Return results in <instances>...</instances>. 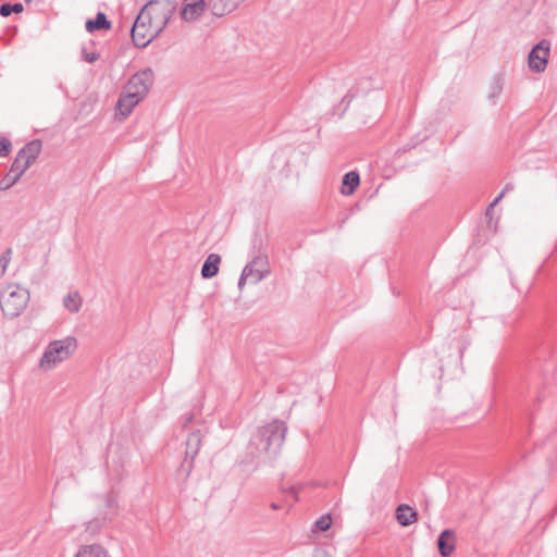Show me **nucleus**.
<instances>
[{"label": "nucleus", "mask_w": 557, "mask_h": 557, "mask_svg": "<svg viewBox=\"0 0 557 557\" xmlns=\"http://www.w3.org/2000/svg\"><path fill=\"white\" fill-rule=\"evenodd\" d=\"M175 10L171 0H152L138 14L132 29V39L137 47L149 45L166 26Z\"/></svg>", "instance_id": "1"}, {"label": "nucleus", "mask_w": 557, "mask_h": 557, "mask_svg": "<svg viewBox=\"0 0 557 557\" xmlns=\"http://www.w3.org/2000/svg\"><path fill=\"white\" fill-rule=\"evenodd\" d=\"M286 431L284 422L278 420L258 428L247 445V458L255 461L275 456L283 446Z\"/></svg>", "instance_id": "2"}, {"label": "nucleus", "mask_w": 557, "mask_h": 557, "mask_svg": "<svg viewBox=\"0 0 557 557\" xmlns=\"http://www.w3.org/2000/svg\"><path fill=\"white\" fill-rule=\"evenodd\" d=\"M29 300V289L17 283H8L0 292V308L9 319L20 317L27 308Z\"/></svg>", "instance_id": "3"}, {"label": "nucleus", "mask_w": 557, "mask_h": 557, "mask_svg": "<svg viewBox=\"0 0 557 557\" xmlns=\"http://www.w3.org/2000/svg\"><path fill=\"white\" fill-rule=\"evenodd\" d=\"M77 349V339L67 336L62 339L50 342L39 359L38 367L44 372L55 369L60 363L66 361Z\"/></svg>", "instance_id": "4"}, {"label": "nucleus", "mask_w": 557, "mask_h": 557, "mask_svg": "<svg viewBox=\"0 0 557 557\" xmlns=\"http://www.w3.org/2000/svg\"><path fill=\"white\" fill-rule=\"evenodd\" d=\"M152 84V72L149 70L141 71L132 76L128 81L123 100L127 102V104H137L143 101L147 94L149 92V88Z\"/></svg>", "instance_id": "5"}, {"label": "nucleus", "mask_w": 557, "mask_h": 557, "mask_svg": "<svg viewBox=\"0 0 557 557\" xmlns=\"http://www.w3.org/2000/svg\"><path fill=\"white\" fill-rule=\"evenodd\" d=\"M270 273L267 256L258 255L247 263L238 280V288L242 290L246 284H258Z\"/></svg>", "instance_id": "6"}, {"label": "nucleus", "mask_w": 557, "mask_h": 557, "mask_svg": "<svg viewBox=\"0 0 557 557\" xmlns=\"http://www.w3.org/2000/svg\"><path fill=\"white\" fill-rule=\"evenodd\" d=\"M549 57V42L541 41L529 54V66L534 72H543L546 69Z\"/></svg>", "instance_id": "7"}, {"label": "nucleus", "mask_w": 557, "mask_h": 557, "mask_svg": "<svg viewBox=\"0 0 557 557\" xmlns=\"http://www.w3.org/2000/svg\"><path fill=\"white\" fill-rule=\"evenodd\" d=\"M41 141L36 139L24 146L16 154L15 161H20L21 166L28 168L36 161L41 151Z\"/></svg>", "instance_id": "8"}, {"label": "nucleus", "mask_w": 557, "mask_h": 557, "mask_svg": "<svg viewBox=\"0 0 557 557\" xmlns=\"http://www.w3.org/2000/svg\"><path fill=\"white\" fill-rule=\"evenodd\" d=\"M20 161H13L8 174L0 181V190H8L15 185L22 175L27 171L21 166Z\"/></svg>", "instance_id": "9"}, {"label": "nucleus", "mask_w": 557, "mask_h": 557, "mask_svg": "<svg viewBox=\"0 0 557 557\" xmlns=\"http://www.w3.org/2000/svg\"><path fill=\"white\" fill-rule=\"evenodd\" d=\"M437 546L443 557L450 556L456 547L455 532L450 529L444 530L438 536Z\"/></svg>", "instance_id": "10"}, {"label": "nucleus", "mask_w": 557, "mask_h": 557, "mask_svg": "<svg viewBox=\"0 0 557 557\" xmlns=\"http://www.w3.org/2000/svg\"><path fill=\"white\" fill-rule=\"evenodd\" d=\"M205 0H184L182 16L185 21H195L205 11Z\"/></svg>", "instance_id": "11"}, {"label": "nucleus", "mask_w": 557, "mask_h": 557, "mask_svg": "<svg viewBox=\"0 0 557 557\" xmlns=\"http://www.w3.org/2000/svg\"><path fill=\"white\" fill-rule=\"evenodd\" d=\"M396 519L401 527H408L417 521L418 515L410 506L403 504L396 508Z\"/></svg>", "instance_id": "12"}, {"label": "nucleus", "mask_w": 557, "mask_h": 557, "mask_svg": "<svg viewBox=\"0 0 557 557\" xmlns=\"http://www.w3.org/2000/svg\"><path fill=\"white\" fill-rule=\"evenodd\" d=\"M74 557H111L110 553L99 544L83 545Z\"/></svg>", "instance_id": "13"}, {"label": "nucleus", "mask_w": 557, "mask_h": 557, "mask_svg": "<svg viewBox=\"0 0 557 557\" xmlns=\"http://www.w3.org/2000/svg\"><path fill=\"white\" fill-rule=\"evenodd\" d=\"M221 262V257L216 253H210L202 268H201V275L205 278H211L219 272V264Z\"/></svg>", "instance_id": "14"}, {"label": "nucleus", "mask_w": 557, "mask_h": 557, "mask_svg": "<svg viewBox=\"0 0 557 557\" xmlns=\"http://www.w3.org/2000/svg\"><path fill=\"white\" fill-rule=\"evenodd\" d=\"M360 177L355 171L346 173L343 177L342 194L349 196L354 194L355 189L359 186Z\"/></svg>", "instance_id": "15"}, {"label": "nucleus", "mask_w": 557, "mask_h": 557, "mask_svg": "<svg viewBox=\"0 0 557 557\" xmlns=\"http://www.w3.org/2000/svg\"><path fill=\"white\" fill-rule=\"evenodd\" d=\"M110 28L111 23L107 20V16L103 13H98L95 20H88L86 22V29L89 33Z\"/></svg>", "instance_id": "16"}, {"label": "nucleus", "mask_w": 557, "mask_h": 557, "mask_svg": "<svg viewBox=\"0 0 557 557\" xmlns=\"http://www.w3.org/2000/svg\"><path fill=\"white\" fill-rule=\"evenodd\" d=\"M82 297L77 292L69 293L64 299L63 305L70 312H78L82 307Z\"/></svg>", "instance_id": "17"}, {"label": "nucleus", "mask_w": 557, "mask_h": 557, "mask_svg": "<svg viewBox=\"0 0 557 557\" xmlns=\"http://www.w3.org/2000/svg\"><path fill=\"white\" fill-rule=\"evenodd\" d=\"M200 444H201V437H200V433L199 432H193L191 434H189L188 438H187V451L186 454L187 455H191V458H194L198 450H199V447H200Z\"/></svg>", "instance_id": "18"}, {"label": "nucleus", "mask_w": 557, "mask_h": 557, "mask_svg": "<svg viewBox=\"0 0 557 557\" xmlns=\"http://www.w3.org/2000/svg\"><path fill=\"white\" fill-rule=\"evenodd\" d=\"M24 11V7L22 3H15V4H10V3H4L0 7V14L2 16H9L11 13H22Z\"/></svg>", "instance_id": "19"}, {"label": "nucleus", "mask_w": 557, "mask_h": 557, "mask_svg": "<svg viewBox=\"0 0 557 557\" xmlns=\"http://www.w3.org/2000/svg\"><path fill=\"white\" fill-rule=\"evenodd\" d=\"M12 249L7 248L0 256V278L5 274L12 258Z\"/></svg>", "instance_id": "20"}, {"label": "nucleus", "mask_w": 557, "mask_h": 557, "mask_svg": "<svg viewBox=\"0 0 557 557\" xmlns=\"http://www.w3.org/2000/svg\"><path fill=\"white\" fill-rule=\"evenodd\" d=\"M133 107H114L113 117L121 122L131 115Z\"/></svg>", "instance_id": "21"}, {"label": "nucleus", "mask_w": 557, "mask_h": 557, "mask_svg": "<svg viewBox=\"0 0 557 557\" xmlns=\"http://www.w3.org/2000/svg\"><path fill=\"white\" fill-rule=\"evenodd\" d=\"M332 523V518L330 515L322 516L314 522V530L326 531L330 529Z\"/></svg>", "instance_id": "22"}, {"label": "nucleus", "mask_w": 557, "mask_h": 557, "mask_svg": "<svg viewBox=\"0 0 557 557\" xmlns=\"http://www.w3.org/2000/svg\"><path fill=\"white\" fill-rule=\"evenodd\" d=\"M83 58L88 63H94L99 59V54L95 49L84 48L82 50Z\"/></svg>", "instance_id": "23"}, {"label": "nucleus", "mask_w": 557, "mask_h": 557, "mask_svg": "<svg viewBox=\"0 0 557 557\" xmlns=\"http://www.w3.org/2000/svg\"><path fill=\"white\" fill-rule=\"evenodd\" d=\"M11 141L5 137H0V157H7L11 150Z\"/></svg>", "instance_id": "24"}, {"label": "nucleus", "mask_w": 557, "mask_h": 557, "mask_svg": "<svg viewBox=\"0 0 557 557\" xmlns=\"http://www.w3.org/2000/svg\"><path fill=\"white\" fill-rule=\"evenodd\" d=\"M313 557H332V555L324 548H317L314 550Z\"/></svg>", "instance_id": "25"}, {"label": "nucleus", "mask_w": 557, "mask_h": 557, "mask_svg": "<svg viewBox=\"0 0 557 557\" xmlns=\"http://www.w3.org/2000/svg\"><path fill=\"white\" fill-rule=\"evenodd\" d=\"M504 197V193H500L494 200L493 202L490 205V207L487 208V211H486V214L490 213V211L502 200V198Z\"/></svg>", "instance_id": "26"}, {"label": "nucleus", "mask_w": 557, "mask_h": 557, "mask_svg": "<svg viewBox=\"0 0 557 557\" xmlns=\"http://www.w3.org/2000/svg\"><path fill=\"white\" fill-rule=\"evenodd\" d=\"M512 189H513V184L508 183V184L505 185V187H504L502 193H504V196H505L508 191H510Z\"/></svg>", "instance_id": "27"}, {"label": "nucleus", "mask_w": 557, "mask_h": 557, "mask_svg": "<svg viewBox=\"0 0 557 557\" xmlns=\"http://www.w3.org/2000/svg\"><path fill=\"white\" fill-rule=\"evenodd\" d=\"M271 507H272L273 509H278V505H276L275 503H272V504H271Z\"/></svg>", "instance_id": "28"}]
</instances>
